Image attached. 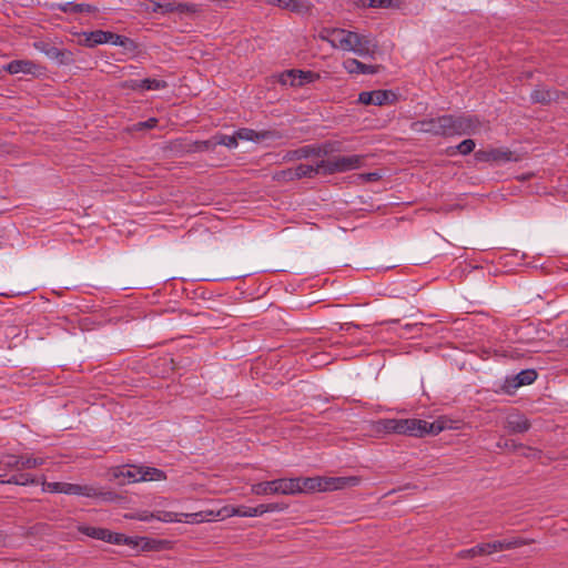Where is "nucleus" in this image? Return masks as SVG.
Wrapping results in <instances>:
<instances>
[{"instance_id": "1", "label": "nucleus", "mask_w": 568, "mask_h": 568, "mask_svg": "<svg viewBox=\"0 0 568 568\" xmlns=\"http://www.w3.org/2000/svg\"><path fill=\"white\" fill-rule=\"evenodd\" d=\"M377 429L387 434L423 437L425 435H438L444 430L443 422H433L417 418H383L377 423Z\"/></svg>"}, {"instance_id": "2", "label": "nucleus", "mask_w": 568, "mask_h": 568, "mask_svg": "<svg viewBox=\"0 0 568 568\" xmlns=\"http://www.w3.org/2000/svg\"><path fill=\"white\" fill-rule=\"evenodd\" d=\"M534 541H535L534 539H528V538H523V537H513V538H507V539H503V540H495L493 542H483V544H478L469 549L459 550L456 554V557L459 559H469V558H474L476 556H486V555H491L496 551L519 548L521 546L530 545Z\"/></svg>"}, {"instance_id": "3", "label": "nucleus", "mask_w": 568, "mask_h": 568, "mask_svg": "<svg viewBox=\"0 0 568 568\" xmlns=\"http://www.w3.org/2000/svg\"><path fill=\"white\" fill-rule=\"evenodd\" d=\"M252 494L265 495H296L301 493L298 478H280L270 481H262L251 486Z\"/></svg>"}, {"instance_id": "4", "label": "nucleus", "mask_w": 568, "mask_h": 568, "mask_svg": "<svg viewBox=\"0 0 568 568\" xmlns=\"http://www.w3.org/2000/svg\"><path fill=\"white\" fill-rule=\"evenodd\" d=\"M364 160L365 156L358 154L334 156L327 160H321L320 168H322V175H332L359 169L363 166Z\"/></svg>"}, {"instance_id": "5", "label": "nucleus", "mask_w": 568, "mask_h": 568, "mask_svg": "<svg viewBox=\"0 0 568 568\" xmlns=\"http://www.w3.org/2000/svg\"><path fill=\"white\" fill-rule=\"evenodd\" d=\"M474 159L479 163L503 164L518 162L520 156L508 148H488L475 151Z\"/></svg>"}, {"instance_id": "6", "label": "nucleus", "mask_w": 568, "mask_h": 568, "mask_svg": "<svg viewBox=\"0 0 568 568\" xmlns=\"http://www.w3.org/2000/svg\"><path fill=\"white\" fill-rule=\"evenodd\" d=\"M449 119V136L454 135H470L479 131L481 123L475 115L448 114Z\"/></svg>"}, {"instance_id": "7", "label": "nucleus", "mask_w": 568, "mask_h": 568, "mask_svg": "<svg viewBox=\"0 0 568 568\" xmlns=\"http://www.w3.org/2000/svg\"><path fill=\"white\" fill-rule=\"evenodd\" d=\"M412 129L416 132L430 133L437 136H449L448 114L413 122Z\"/></svg>"}, {"instance_id": "8", "label": "nucleus", "mask_w": 568, "mask_h": 568, "mask_svg": "<svg viewBox=\"0 0 568 568\" xmlns=\"http://www.w3.org/2000/svg\"><path fill=\"white\" fill-rule=\"evenodd\" d=\"M63 494L84 496L89 498H101L105 501H113L118 498V495L110 490L104 491L92 485H79L70 483H63Z\"/></svg>"}, {"instance_id": "9", "label": "nucleus", "mask_w": 568, "mask_h": 568, "mask_svg": "<svg viewBox=\"0 0 568 568\" xmlns=\"http://www.w3.org/2000/svg\"><path fill=\"white\" fill-rule=\"evenodd\" d=\"M352 40L353 48L348 49V51H352L362 58H375L378 45L373 38L355 32V39Z\"/></svg>"}, {"instance_id": "10", "label": "nucleus", "mask_w": 568, "mask_h": 568, "mask_svg": "<svg viewBox=\"0 0 568 568\" xmlns=\"http://www.w3.org/2000/svg\"><path fill=\"white\" fill-rule=\"evenodd\" d=\"M395 100L390 90L363 91L358 94V102L364 105H385Z\"/></svg>"}, {"instance_id": "11", "label": "nucleus", "mask_w": 568, "mask_h": 568, "mask_svg": "<svg viewBox=\"0 0 568 568\" xmlns=\"http://www.w3.org/2000/svg\"><path fill=\"white\" fill-rule=\"evenodd\" d=\"M318 78L320 75L312 71L288 70L281 75V82L292 87H302L305 83H311Z\"/></svg>"}, {"instance_id": "12", "label": "nucleus", "mask_w": 568, "mask_h": 568, "mask_svg": "<svg viewBox=\"0 0 568 568\" xmlns=\"http://www.w3.org/2000/svg\"><path fill=\"white\" fill-rule=\"evenodd\" d=\"M215 514L210 510V511H199V513H193V514H184V513H181V514H176V513H165L164 514V517H158V519H161L163 521H168V523H171V521H183V523H187V524H195V523H203V521H206V520H210V516H214Z\"/></svg>"}, {"instance_id": "13", "label": "nucleus", "mask_w": 568, "mask_h": 568, "mask_svg": "<svg viewBox=\"0 0 568 568\" xmlns=\"http://www.w3.org/2000/svg\"><path fill=\"white\" fill-rule=\"evenodd\" d=\"M318 174H322V168H320V161L315 165L300 164L295 169H287L282 171V175L286 180H300L303 178L312 179Z\"/></svg>"}, {"instance_id": "14", "label": "nucleus", "mask_w": 568, "mask_h": 568, "mask_svg": "<svg viewBox=\"0 0 568 568\" xmlns=\"http://www.w3.org/2000/svg\"><path fill=\"white\" fill-rule=\"evenodd\" d=\"M264 514L261 505L256 507H247V506H230L223 507L221 510L216 513V516L222 518L231 517V516H240V517H258Z\"/></svg>"}, {"instance_id": "15", "label": "nucleus", "mask_w": 568, "mask_h": 568, "mask_svg": "<svg viewBox=\"0 0 568 568\" xmlns=\"http://www.w3.org/2000/svg\"><path fill=\"white\" fill-rule=\"evenodd\" d=\"M104 541H106L109 544H113V545H126V546H131V547H139V546H141L143 549H150L151 548V546H150L151 540L148 539V538H144V537H141V538L128 537V536H125L123 534L113 532L111 530H110V536L105 537Z\"/></svg>"}, {"instance_id": "16", "label": "nucleus", "mask_w": 568, "mask_h": 568, "mask_svg": "<svg viewBox=\"0 0 568 568\" xmlns=\"http://www.w3.org/2000/svg\"><path fill=\"white\" fill-rule=\"evenodd\" d=\"M343 68L349 74H375L379 70V65L365 64L354 58H348L344 60Z\"/></svg>"}, {"instance_id": "17", "label": "nucleus", "mask_w": 568, "mask_h": 568, "mask_svg": "<svg viewBox=\"0 0 568 568\" xmlns=\"http://www.w3.org/2000/svg\"><path fill=\"white\" fill-rule=\"evenodd\" d=\"M530 422L520 414H511L506 418L505 428L514 434H523L529 430Z\"/></svg>"}, {"instance_id": "18", "label": "nucleus", "mask_w": 568, "mask_h": 568, "mask_svg": "<svg viewBox=\"0 0 568 568\" xmlns=\"http://www.w3.org/2000/svg\"><path fill=\"white\" fill-rule=\"evenodd\" d=\"M352 39H355L354 31L336 28L332 47L335 49H341L343 51H348V49L353 48Z\"/></svg>"}, {"instance_id": "19", "label": "nucleus", "mask_w": 568, "mask_h": 568, "mask_svg": "<svg viewBox=\"0 0 568 568\" xmlns=\"http://www.w3.org/2000/svg\"><path fill=\"white\" fill-rule=\"evenodd\" d=\"M53 9L59 10L63 13H94L98 11L97 7L89 3H74L64 2L53 4Z\"/></svg>"}, {"instance_id": "20", "label": "nucleus", "mask_w": 568, "mask_h": 568, "mask_svg": "<svg viewBox=\"0 0 568 568\" xmlns=\"http://www.w3.org/2000/svg\"><path fill=\"white\" fill-rule=\"evenodd\" d=\"M37 64L30 60H12L6 67L4 70L10 74H34Z\"/></svg>"}, {"instance_id": "21", "label": "nucleus", "mask_w": 568, "mask_h": 568, "mask_svg": "<svg viewBox=\"0 0 568 568\" xmlns=\"http://www.w3.org/2000/svg\"><path fill=\"white\" fill-rule=\"evenodd\" d=\"M559 95V91L538 88L531 92L530 99L535 103L548 104L551 101L557 100ZM561 95H566V93L561 92Z\"/></svg>"}, {"instance_id": "22", "label": "nucleus", "mask_w": 568, "mask_h": 568, "mask_svg": "<svg viewBox=\"0 0 568 568\" xmlns=\"http://www.w3.org/2000/svg\"><path fill=\"white\" fill-rule=\"evenodd\" d=\"M280 8L297 14H307L312 4L307 0H282Z\"/></svg>"}, {"instance_id": "23", "label": "nucleus", "mask_w": 568, "mask_h": 568, "mask_svg": "<svg viewBox=\"0 0 568 568\" xmlns=\"http://www.w3.org/2000/svg\"><path fill=\"white\" fill-rule=\"evenodd\" d=\"M300 479V488L301 493L303 491H325L329 489V486L326 485V478L315 477V478H304Z\"/></svg>"}, {"instance_id": "24", "label": "nucleus", "mask_w": 568, "mask_h": 568, "mask_svg": "<svg viewBox=\"0 0 568 568\" xmlns=\"http://www.w3.org/2000/svg\"><path fill=\"white\" fill-rule=\"evenodd\" d=\"M108 33L109 31L95 30L90 32H83L84 37L83 44L88 48H93L98 44L108 43Z\"/></svg>"}, {"instance_id": "25", "label": "nucleus", "mask_w": 568, "mask_h": 568, "mask_svg": "<svg viewBox=\"0 0 568 568\" xmlns=\"http://www.w3.org/2000/svg\"><path fill=\"white\" fill-rule=\"evenodd\" d=\"M314 153H315L314 145H304L296 150L287 151L285 153V155L283 156V160L286 162H290V161H294V160L314 158Z\"/></svg>"}, {"instance_id": "26", "label": "nucleus", "mask_w": 568, "mask_h": 568, "mask_svg": "<svg viewBox=\"0 0 568 568\" xmlns=\"http://www.w3.org/2000/svg\"><path fill=\"white\" fill-rule=\"evenodd\" d=\"M141 468H142V466H129L126 468L124 467V468L115 471L114 477L115 478H120V477L126 478L130 483L142 481L143 476H142Z\"/></svg>"}, {"instance_id": "27", "label": "nucleus", "mask_w": 568, "mask_h": 568, "mask_svg": "<svg viewBox=\"0 0 568 568\" xmlns=\"http://www.w3.org/2000/svg\"><path fill=\"white\" fill-rule=\"evenodd\" d=\"M79 531L88 537L103 541L105 540V537L110 536L109 529L93 526H79Z\"/></svg>"}, {"instance_id": "28", "label": "nucleus", "mask_w": 568, "mask_h": 568, "mask_svg": "<svg viewBox=\"0 0 568 568\" xmlns=\"http://www.w3.org/2000/svg\"><path fill=\"white\" fill-rule=\"evenodd\" d=\"M358 483L356 477H329L326 478V485L329 486L328 490L342 489L346 486H354Z\"/></svg>"}, {"instance_id": "29", "label": "nucleus", "mask_w": 568, "mask_h": 568, "mask_svg": "<svg viewBox=\"0 0 568 568\" xmlns=\"http://www.w3.org/2000/svg\"><path fill=\"white\" fill-rule=\"evenodd\" d=\"M142 481H160L166 479V474L159 468L142 466Z\"/></svg>"}, {"instance_id": "30", "label": "nucleus", "mask_w": 568, "mask_h": 568, "mask_svg": "<svg viewBox=\"0 0 568 568\" xmlns=\"http://www.w3.org/2000/svg\"><path fill=\"white\" fill-rule=\"evenodd\" d=\"M237 140H245V141H254L260 139H265L270 136L272 133L270 131H263V132H255L252 129L243 128L237 130L236 132Z\"/></svg>"}, {"instance_id": "31", "label": "nucleus", "mask_w": 568, "mask_h": 568, "mask_svg": "<svg viewBox=\"0 0 568 568\" xmlns=\"http://www.w3.org/2000/svg\"><path fill=\"white\" fill-rule=\"evenodd\" d=\"M475 146H476V143L474 140L466 139V140L462 141L459 144H457L456 146L449 148L447 150V154L454 155L455 153H459L462 155H468L471 152H474Z\"/></svg>"}, {"instance_id": "32", "label": "nucleus", "mask_w": 568, "mask_h": 568, "mask_svg": "<svg viewBox=\"0 0 568 568\" xmlns=\"http://www.w3.org/2000/svg\"><path fill=\"white\" fill-rule=\"evenodd\" d=\"M314 158L326 156L332 152L339 151V142H325L320 145H314Z\"/></svg>"}, {"instance_id": "33", "label": "nucleus", "mask_w": 568, "mask_h": 568, "mask_svg": "<svg viewBox=\"0 0 568 568\" xmlns=\"http://www.w3.org/2000/svg\"><path fill=\"white\" fill-rule=\"evenodd\" d=\"M43 463H44L43 458L22 455V456H19L18 469L37 468V467L43 465Z\"/></svg>"}, {"instance_id": "34", "label": "nucleus", "mask_w": 568, "mask_h": 568, "mask_svg": "<svg viewBox=\"0 0 568 568\" xmlns=\"http://www.w3.org/2000/svg\"><path fill=\"white\" fill-rule=\"evenodd\" d=\"M536 378H537L536 371H534V369L521 371L516 376V379H517L516 386L529 385V384L534 383L536 381Z\"/></svg>"}, {"instance_id": "35", "label": "nucleus", "mask_w": 568, "mask_h": 568, "mask_svg": "<svg viewBox=\"0 0 568 568\" xmlns=\"http://www.w3.org/2000/svg\"><path fill=\"white\" fill-rule=\"evenodd\" d=\"M142 91L162 90L168 87L166 81L159 79H143L141 80Z\"/></svg>"}, {"instance_id": "36", "label": "nucleus", "mask_w": 568, "mask_h": 568, "mask_svg": "<svg viewBox=\"0 0 568 568\" xmlns=\"http://www.w3.org/2000/svg\"><path fill=\"white\" fill-rule=\"evenodd\" d=\"M200 11L199 6L192 2H178L176 12L180 14H195Z\"/></svg>"}, {"instance_id": "37", "label": "nucleus", "mask_w": 568, "mask_h": 568, "mask_svg": "<svg viewBox=\"0 0 568 568\" xmlns=\"http://www.w3.org/2000/svg\"><path fill=\"white\" fill-rule=\"evenodd\" d=\"M217 144L225 145L230 149H234L237 146V136L236 133L234 135H225L222 134L217 138Z\"/></svg>"}, {"instance_id": "38", "label": "nucleus", "mask_w": 568, "mask_h": 568, "mask_svg": "<svg viewBox=\"0 0 568 568\" xmlns=\"http://www.w3.org/2000/svg\"><path fill=\"white\" fill-rule=\"evenodd\" d=\"M129 41V38L124 36H120L111 31H109L108 33V43H111L113 45L125 47Z\"/></svg>"}, {"instance_id": "39", "label": "nucleus", "mask_w": 568, "mask_h": 568, "mask_svg": "<svg viewBox=\"0 0 568 568\" xmlns=\"http://www.w3.org/2000/svg\"><path fill=\"white\" fill-rule=\"evenodd\" d=\"M159 120L156 118H150L146 121L138 122L133 125L134 130H151L158 126Z\"/></svg>"}, {"instance_id": "40", "label": "nucleus", "mask_w": 568, "mask_h": 568, "mask_svg": "<svg viewBox=\"0 0 568 568\" xmlns=\"http://www.w3.org/2000/svg\"><path fill=\"white\" fill-rule=\"evenodd\" d=\"M42 490L48 493H61L63 494V483L59 481H43Z\"/></svg>"}, {"instance_id": "41", "label": "nucleus", "mask_w": 568, "mask_h": 568, "mask_svg": "<svg viewBox=\"0 0 568 568\" xmlns=\"http://www.w3.org/2000/svg\"><path fill=\"white\" fill-rule=\"evenodd\" d=\"M335 30H336V28H322L318 31V38L322 41H326L332 45V43L334 41Z\"/></svg>"}, {"instance_id": "42", "label": "nucleus", "mask_w": 568, "mask_h": 568, "mask_svg": "<svg viewBox=\"0 0 568 568\" xmlns=\"http://www.w3.org/2000/svg\"><path fill=\"white\" fill-rule=\"evenodd\" d=\"M121 88L132 91H142L141 80H125L121 83Z\"/></svg>"}, {"instance_id": "43", "label": "nucleus", "mask_w": 568, "mask_h": 568, "mask_svg": "<svg viewBox=\"0 0 568 568\" xmlns=\"http://www.w3.org/2000/svg\"><path fill=\"white\" fill-rule=\"evenodd\" d=\"M262 510L265 513H273V511H282L287 506L285 504H278V503H271V504H261Z\"/></svg>"}, {"instance_id": "44", "label": "nucleus", "mask_w": 568, "mask_h": 568, "mask_svg": "<svg viewBox=\"0 0 568 568\" xmlns=\"http://www.w3.org/2000/svg\"><path fill=\"white\" fill-rule=\"evenodd\" d=\"M1 463L9 468H17L19 467V456L16 455H9L3 457Z\"/></svg>"}, {"instance_id": "45", "label": "nucleus", "mask_w": 568, "mask_h": 568, "mask_svg": "<svg viewBox=\"0 0 568 568\" xmlns=\"http://www.w3.org/2000/svg\"><path fill=\"white\" fill-rule=\"evenodd\" d=\"M176 4H178V2H175V1H169V2H163V3H158V8L163 13H173V12H176Z\"/></svg>"}, {"instance_id": "46", "label": "nucleus", "mask_w": 568, "mask_h": 568, "mask_svg": "<svg viewBox=\"0 0 568 568\" xmlns=\"http://www.w3.org/2000/svg\"><path fill=\"white\" fill-rule=\"evenodd\" d=\"M393 0H368V7L371 8H389Z\"/></svg>"}, {"instance_id": "47", "label": "nucleus", "mask_w": 568, "mask_h": 568, "mask_svg": "<svg viewBox=\"0 0 568 568\" xmlns=\"http://www.w3.org/2000/svg\"><path fill=\"white\" fill-rule=\"evenodd\" d=\"M47 54L50 55V57L58 58L59 55L62 54V52L59 49H57V48H52L51 50H49L47 52Z\"/></svg>"}, {"instance_id": "48", "label": "nucleus", "mask_w": 568, "mask_h": 568, "mask_svg": "<svg viewBox=\"0 0 568 568\" xmlns=\"http://www.w3.org/2000/svg\"><path fill=\"white\" fill-rule=\"evenodd\" d=\"M281 1L282 0H265V3H267L270 6H277V7H280L281 6Z\"/></svg>"}, {"instance_id": "49", "label": "nucleus", "mask_w": 568, "mask_h": 568, "mask_svg": "<svg viewBox=\"0 0 568 568\" xmlns=\"http://www.w3.org/2000/svg\"><path fill=\"white\" fill-rule=\"evenodd\" d=\"M211 145V142L210 141H203L201 142V149H209Z\"/></svg>"}, {"instance_id": "50", "label": "nucleus", "mask_w": 568, "mask_h": 568, "mask_svg": "<svg viewBox=\"0 0 568 568\" xmlns=\"http://www.w3.org/2000/svg\"><path fill=\"white\" fill-rule=\"evenodd\" d=\"M498 447H503V445L500 443H498ZM504 447H506V448L510 447V445H509V443L507 440L505 442ZM511 447L516 448L517 446L514 443H511Z\"/></svg>"}]
</instances>
